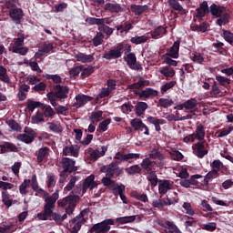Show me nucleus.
<instances>
[{"label": "nucleus", "mask_w": 233, "mask_h": 233, "mask_svg": "<svg viewBox=\"0 0 233 233\" xmlns=\"http://www.w3.org/2000/svg\"><path fill=\"white\" fill-rule=\"evenodd\" d=\"M46 79L52 80L55 85H61L63 83V78H61V76L59 75H50L46 74L45 76Z\"/></svg>", "instance_id": "nucleus-58"}, {"label": "nucleus", "mask_w": 233, "mask_h": 233, "mask_svg": "<svg viewBox=\"0 0 233 233\" xmlns=\"http://www.w3.org/2000/svg\"><path fill=\"white\" fill-rule=\"evenodd\" d=\"M9 17L15 25H21V21L25 17V12L21 8L12 9L9 11Z\"/></svg>", "instance_id": "nucleus-19"}, {"label": "nucleus", "mask_w": 233, "mask_h": 233, "mask_svg": "<svg viewBox=\"0 0 233 233\" xmlns=\"http://www.w3.org/2000/svg\"><path fill=\"white\" fill-rule=\"evenodd\" d=\"M167 34V28L163 27V25H159L154 29V31L150 32V35L152 39H157V37H161V35H165Z\"/></svg>", "instance_id": "nucleus-39"}, {"label": "nucleus", "mask_w": 233, "mask_h": 233, "mask_svg": "<svg viewBox=\"0 0 233 233\" xmlns=\"http://www.w3.org/2000/svg\"><path fill=\"white\" fill-rule=\"evenodd\" d=\"M137 216H127V217H119L116 218V223L117 225H127V223H134Z\"/></svg>", "instance_id": "nucleus-37"}, {"label": "nucleus", "mask_w": 233, "mask_h": 233, "mask_svg": "<svg viewBox=\"0 0 233 233\" xmlns=\"http://www.w3.org/2000/svg\"><path fill=\"white\" fill-rule=\"evenodd\" d=\"M116 170H119V161H114L100 167V171L103 174H106V176H109L110 177H114Z\"/></svg>", "instance_id": "nucleus-11"}, {"label": "nucleus", "mask_w": 233, "mask_h": 233, "mask_svg": "<svg viewBox=\"0 0 233 233\" xmlns=\"http://www.w3.org/2000/svg\"><path fill=\"white\" fill-rule=\"evenodd\" d=\"M63 155L64 156H73V157H79V149L76 148L74 145H71L70 147L66 146L63 148Z\"/></svg>", "instance_id": "nucleus-33"}, {"label": "nucleus", "mask_w": 233, "mask_h": 233, "mask_svg": "<svg viewBox=\"0 0 233 233\" xmlns=\"http://www.w3.org/2000/svg\"><path fill=\"white\" fill-rule=\"evenodd\" d=\"M6 152H19V147L14 143L3 142L0 144V154H6Z\"/></svg>", "instance_id": "nucleus-25"}, {"label": "nucleus", "mask_w": 233, "mask_h": 233, "mask_svg": "<svg viewBox=\"0 0 233 233\" xmlns=\"http://www.w3.org/2000/svg\"><path fill=\"white\" fill-rule=\"evenodd\" d=\"M5 123L12 130H15V132H19V130H21V126L14 119L6 120Z\"/></svg>", "instance_id": "nucleus-63"}, {"label": "nucleus", "mask_w": 233, "mask_h": 233, "mask_svg": "<svg viewBox=\"0 0 233 233\" xmlns=\"http://www.w3.org/2000/svg\"><path fill=\"white\" fill-rule=\"evenodd\" d=\"M169 6L173 8V10H177V12H185L183 9V5L177 2V0H168Z\"/></svg>", "instance_id": "nucleus-60"}, {"label": "nucleus", "mask_w": 233, "mask_h": 233, "mask_svg": "<svg viewBox=\"0 0 233 233\" xmlns=\"http://www.w3.org/2000/svg\"><path fill=\"white\" fill-rule=\"evenodd\" d=\"M208 14H210V7H208V2L203 1L199 4L198 7L195 10V13L193 14V19L194 21H203V18L208 15Z\"/></svg>", "instance_id": "nucleus-6"}, {"label": "nucleus", "mask_w": 233, "mask_h": 233, "mask_svg": "<svg viewBox=\"0 0 233 233\" xmlns=\"http://www.w3.org/2000/svg\"><path fill=\"white\" fill-rule=\"evenodd\" d=\"M132 198H135V199H137L138 201H142V203H148V197L147 194H141L137 191H133L131 193Z\"/></svg>", "instance_id": "nucleus-49"}, {"label": "nucleus", "mask_w": 233, "mask_h": 233, "mask_svg": "<svg viewBox=\"0 0 233 233\" xmlns=\"http://www.w3.org/2000/svg\"><path fill=\"white\" fill-rule=\"evenodd\" d=\"M141 157V154L139 153H116L114 157V159H116L117 161H130V159H139Z\"/></svg>", "instance_id": "nucleus-21"}, {"label": "nucleus", "mask_w": 233, "mask_h": 233, "mask_svg": "<svg viewBox=\"0 0 233 233\" xmlns=\"http://www.w3.org/2000/svg\"><path fill=\"white\" fill-rule=\"evenodd\" d=\"M103 117V111H96L91 114L89 116V120L93 125H97L99 121H101V118Z\"/></svg>", "instance_id": "nucleus-45"}, {"label": "nucleus", "mask_w": 233, "mask_h": 233, "mask_svg": "<svg viewBox=\"0 0 233 233\" xmlns=\"http://www.w3.org/2000/svg\"><path fill=\"white\" fill-rule=\"evenodd\" d=\"M132 12L135 13V15H141V14H145L148 10V5H131Z\"/></svg>", "instance_id": "nucleus-41"}, {"label": "nucleus", "mask_w": 233, "mask_h": 233, "mask_svg": "<svg viewBox=\"0 0 233 233\" xmlns=\"http://www.w3.org/2000/svg\"><path fill=\"white\" fill-rule=\"evenodd\" d=\"M110 123H112V119H110V118H107V119L100 122L96 132H99V130L101 133L106 132V130H108V126L110 125Z\"/></svg>", "instance_id": "nucleus-56"}, {"label": "nucleus", "mask_w": 233, "mask_h": 233, "mask_svg": "<svg viewBox=\"0 0 233 233\" xmlns=\"http://www.w3.org/2000/svg\"><path fill=\"white\" fill-rule=\"evenodd\" d=\"M185 103V112H187V114H194L198 110V100L196 98H191Z\"/></svg>", "instance_id": "nucleus-29"}, {"label": "nucleus", "mask_w": 233, "mask_h": 233, "mask_svg": "<svg viewBox=\"0 0 233 233\" xmlns=\"http://www.w3.org/2000/svg\"><path fill=\"white\" fill-rule=\"evenodd\" d=\"M180 45H181V41L179 40L175 41L173 46L167 49V53L164 55V57H171L172 59H178Z\"/></svg>", "instance_id": "nucleus-15"}, {"label": "nucleus", "mask_w": 233, "mask_h": 233, "mask_svg": "<svg viewBox=\"0 0 233 233\" xmlns=\"http://www.w3.org/2000/svg\"><path fill=\"white\" fill-rule=\"evenodd\" d=\"M104 9L110 14H121L123 12V7L117 3H106Z\"/></svg>", "instance_id": "nucleus-26"}, {"label": "nucleus", "mask_w": 233, "mask_h": 233, "mask_svg": "<svg viewBox=\"0 0 233 233\" xmlns=\"http://www.w3.org/2000/svg\"><path fill=\"white\" fill-rule=\"evenodd\" d=\"M86 214H88V209H84L71 220V223L74 225L71 233H77L81 230V227L86 223V219L85 218Z\"/></svg>", "instance_id": "nucleus-8"}, {"label": "nucleus", "mask_w": 233, "mask_h": 233, "mask_svg": "<svg viewBox=\"0 0 233 233\" xmlns=\"http://www.w3.org/2000/svg\"><path fill=\"white\" fill-rule=\"evenodd\" d=\"M79 201V196H67L63 199L58 200L59 207H68L71 203H77Z\"/></svg>", "instance_id": "nucleus-32"}, {"label": "nucleus", "mask_w": 233, "mask_h": 233, "mask_svg": "<svg viewBox=\"0 0 233 233\" xmlns=\"http://www.w3.org/2000/svg\"><path fill=\"white\" fill-rule=\"evenodd\" d=\"M216 81H218L220 86L227 87L230 85V79L220 75L216 76Z\"/></svg>", "instance_id": "nucleus-57"}, {"label": "nucleus", "mask_w": 233, "mask_h": 233, "mask_svg": "<svg viewBox=\"0 0 233 233\" xmlns=\"http://www.w3.org/2000/svg\"><path fill=\"white\" fill-rule=\"evenodd\" d=\"M0 81L10 85V76H8V70H6V68L3 65H0Z\"/></svg>", "instance_id": "nucleus-42"}, {"label": "nucleus", "mask_w": 233, "mask_h": 233, "mask_svg": "<svg viewBox=\"0 0 233 233\" xmlns=\"http://www.w3.org/2000/svg\"><path fill=\"white\" fill-rule=\"evenodd\" d=\"M158 95H159V92H157V90L153 89L151 87H147L141 92L135 91V96H138V97L140 99H144V101H147V99H150V97L151 98L157 97Z\"/></svg>", "instance_id": "nucleus-12"}, {"label": "nucleus", "mask_w": 233, "mask_h": 233, "mask_svg": "<svg viewBox=\"0 0 233 233\" xmlns=\"http://www.w3.org/2000/svg\"><path fill=\"white\" fill-rule=\"evenodd\" d=\"M123 60L131 70H137L139 72L143 70V66L137 62V56H136V54L131 53V51L125 54Z\"/></svg>", "instance_id": "nucleus-5"}, {"label": "nucleus", "mask_w": 233, "mask_h": 233, "mask_svg": "<svg viewBox=\"0 0 233 233\" xmlns=\"http://www.w3.org/2000/svg\"><path fill=\"white\" fill-rule=\"evenodd\" d=\"M92 96L78 94L76 96V102L74 103V106H76V108H81V106H85V105H86V103H88L89 101H92Z\"/></svg>", "instance_id": "nucleus-24"}, {"label": "nucleus", "mask_w": 233, "mask_h": 233, "mask_svg": "<svg viewBox=\"0 0 233 233\" xmlns=\"http://www.w3.org/2000/svg\"><path fill=\"white\" fill-rule=\"evenodd\" d=\"M160 74L167 78V81H168V77H174V76H176V70L168 66H166L160 69Z\"/></svg>", "instance_id": "nucleus-38"}, {"label": "nucleus", "mask_w": 233, "mask_h": 233, "mask_svg": "<svg viewBox=\"0 0 233 233\" xmlns=\"http://www.w3.org/2000/svg\"><path fill=\"white\" fill-rule=\"evenodd\" d=\"M103 39H105V35H103L101 32L96 33L92 40L94 46H99V45H103Z\"/></svg>", "instance_id": "nucleus-59"}, {"label": "nucleus", "mask_w": 233, "mask_h": 233, "mask_svg": "<svg viewBox=\"0 0 233 233\" xmlns=\"http://www.w3.org/2000/svg\"><path fill=\"white\" fill-rule=\"evenodd\" d=\"M80 178L81 177L79 176H72L68 184L65 187V190H67V192L73 190L74 187H76V183H77Z\"/></svg>", "instance_id": "nucleus-48"}, {"label": "nucleus", "mask_w": 233, "mask_h": 233, "mask_svg": "<svg viewBox=\"0 0 233 233\" xmlns=\"http://www.w3.org/2000/svg\"><path fill=\"white\" fill-rule=\"evenodd\" d=\"M140 167L146 174H148L150 172L156 171V167H157V164L156 161L150 160V157H146L142 160Z\"/></svg>", "instance_id": "nucleus-18"}, {"label": "nucleus", "mask_w": 233, "mask_h": 233, "mask_svg": "<svg viewBox=\"0 0 233 233\" xmlns=\"http://www.w3.org/2000/svg\"><path fill=\"white\" fill-rule=\"evenodd\" d=\"M53 90L49 92L51 96H54L56 97V99H66L68 97V92H70V89L66 86H61V85H55L53 86Z\"/></svg>", "instance_id": "nucleus-9"}, {"label": "nucleus", "mask_w": 233, "mask_h": 233, "mask_svg": "<svg viewBox=\"0 0 233 233\" xmlns=\"http://www.w3.org/2000/svg\"><path fill=\"white\" fill-rule=\"evenodd\" d=\"M59 199V193L56 191L52 196L45 198L46 204L44 205V210L40 214H46V216L52 214V210L56 208V202Z\"/></svg>", "instance_id": "nucleus-3"}, {"label": "nucleus", "mask_w": 233, "mask_h": 233, "mask_svg": "<svg viewBox=\"0 0 233 233\" xmlns=\"http://www.w3.org/2000/svg\"><path fill=\"white\" fill-rule=\"evenodd\" d=\"M2 203L6 208H10L13 205H17V200L14 199V195H10L8 191H2Z\"/></svg>", "instance_id": "nucleus-20"}, {"label": "nucleus", "mask_w": 233, "mask_h": 233, "mask_svg": "<svg viewBox=\"0 0 233 233\" xmlns=\"http://www.w3.org/2000/svg\"><path fill=\"white\" fill-rule=\"evenodd\" d=\"M193 134H195V137H197L198 141H206L205 126H203V124L198 122L195 133Z\"/></svg>", "instance_id": "nucleus-31"}, {"label": "nucleus", "mask_w": 233, "mask_h": 233, "mask_svg": "<svg viewBox=\"0 0 233 233\" xmlns=\"http://www.w3.org/2000/svg\"><path fill=\"white\" fill-rule=\"evenodd\" d=\"M174 188V182L172 180L159 179L158 180V193L165 196L168 190Z\"/></svg>", "instance_id": "nucleus-17"}, {"label": "nucleus", "mask_w": 233, "mask_h": 233, "mask_svg": "<svg viewBox=\"0 0 233 233\" xmlns=\"http://www.w3.org/2000/svg\"><path fill=\"white\" fill-rule=\"evenodd\" d=\"M130 125L132 128H134L137 132H143V128L145 130V136H150V132L148 131V127L143 123L141 118H134L130 120Z\"/></svg>", "instance_id": "nucleus-13"}, {"label": "nucleus", "mask_w": 233, "mask_h": 233, "mask_svg": "<svg viewBox=\"0 0 233 233\" xmlns=\"http://www.w3.org/2000/svg\"><path fill=\"white\" fill-rule=\"evenodd\" d=\"M25 36H20L15 39V43L10 48L13 54H19L20 56H26L28 54V47H25Z\"/></svg>", "instance_id": "nucleus-7"}, {"label": "nucleus", "mask_w": 233, "mask_h": 233, "mask_svg": "<svg viewBox=\"0 0 233 233\" xmlns=\"http://www.w3.org/2000/svg\"><path fill=\"white\" fill-rule=\"evenodd\" d=\"M62 167L65 172L72 174V172H77V167H76V160L68 157H64L61 161Z\"/></svg>", "instance_id": "nucleus-16"}, {"label": "nucleus", "mask_w": 233, "mask_h": 233, "mask_svg": "<svg viewBox=\"0 0 233 233\" xmlns=\"http://www.w3.org/2000/svg\"><path fill=\"white\" fill-rule=\"evenodd\" d=\"M92 74H94V66H88L87 67H85V66H83L81 79H85L86 77L92 76Z\"/></svg>", "instance_id": "nucleus-55"}, {"label": "nucleus", "mask_w": 233, "mask_h": 233, "mask_svg": "<svg viewBox=\"0 0 233 233\" xmlns=\"http://www.w3.org/2000/svg\"><path fill=\"white\" fill-rule=\"evenodd\" d=\"M147 109H148V104L146 102H137L135 106V114L137 117H143Z\"/></svg>", "instance_id": "nucleus-30"}, {"label": "nucleus", "mask_w": 233, "mask_h": 233, "mask_svg": "<svg viewBox=\"0 0 233 233\" xmlns=\"http://www.w3.org/2000/svg\"><path fill=\"white\" fill-rule=\"evenodd\" d=\"M31 188L34 192H38L41 196L46 197L48 193L45 189L39 187V183L37 182V176L33 175L31 177Z\"/></svg>", "instance_id": "nucleus-28"}, {"label": "nucleus", "mask_w": 233, "mask_h": 233, "mask_svg": "<svg viewBox=\"0 0 233 233\" xmlns=\"http://www.w3.org/2000/svg\"><path fill=\"white\" fill-rule=\"evenodd\" d=\"M166 225L170 229V230H167V232L181 233V230L179 229V228H177V226L174 224V222L167 220L166 221Z\"/></svg>", "instance_id": "nucleus-64"}, {"label": "nucleus", "mask_w": 233, "mask_h": 233, "mask_svg": "<svg viewBox=\"0 0 233 233\" xmlns=\"http://www.w3.org/2000/svg\"><path fill=\"white\" fill-rule=\"evenodd\" d=\"M233 131V126H229L228 128H222L218 129L215 135L217 137H226V136H228Z\"/></svg>", "instance_id": "nucleus-53"}, {"label": "nucleus", "mask_w": 233, "mask_h": 233, "mask_svg": "<svg viewBox=\"0 0 233 233\" xmlns=\"http://www.w3.org/2000/svg\"><path fill=\"white\" fill-rule=\"evenodd\" d=\"M36 218L39 219V221L53 219V221H56V225H61V215H59V213L54 212V210H51V214L49 215H46V213H38Z\"/></svg>", "instance_id": "nucleus-14"}, {"label": "nucleus", "mask_w": 233, "mask_h": 233, "mask_svg": "<svg viewBox=\"0 0 233 233\" xmlns=\"http://www.w3.org/2000/svg\"><path fill=\"white\" fill-rule=\"evenodd\" d=\"M182 208L186 210V214H187V216H194L196 214V210H194L190 202H184Z\"/></svg>", "instance_id": "nucleus-61"}, {"label": "nucleus", "mask_w": 233, "mask_h": 233, "mask_svg": "<svg viewBox=\"0 0 233 233\" xmlns=\"http://www.w3.org/2000/svg\"><path fill=\"white\" fill-rule=\"evenodd\" d=\"M76 61H79L80 63H93V61L96 59L92 55H86L84 53H78L76 55Z\"/></svg>", "instance_id": "nucleus-35"}, {"label": "nucleus", "mask_w": 233, "mask_h": 233, "mask_svg": "<svg viewBox=\"0 0 233 233\" xmlns=\"http://www.w3.org/2000/svg\"><path fill=\"white\" fill-rule=\"evenodd\" d=\"M230 21V14L227 13V9L223 11V13L218 16V19L216 21V24L218 26H223L229 23Z\"/></svg>", "instance_id": "nucleus-36"}, {"label": "nucleus", "mask_w": 233, "mask_h": 233, "mask_svg": "<svg viewBox=\"0 0 233 233\" xmlns=\"http://www.w3.org/2000/svg\"><path fill=\"white\" fill-rule=\"evenodd\" d=\"M158 105L162 106V108H168L169 106H172V105H174V100L167 98H160L158 100Z\"/></svg>", "instance_id": "nucleus-62"}, {"label": "nucleus", "mask_w": 233, "mask_h": 233, "mask_svg": "<svg viewBox=\"0 0 233 233\" xmlns=\"http://www.w3.org/2000/svg\"><path fill=\"white\" fill-rule=\"evenodd\" d=\"M30 185L32 186V179H24V182L19 186V192L22 196H25V194H28L26 188H28Z\"/></svg>", "instance_id": "nucleus-47"}, {"label": "nucleus", "mask_w": 233, "mask_h": 233, "mask_svg": "<svg viewBox=\"0 0 233 233\" xmlns=\"http://www.w3.org/2000/svg\"><path fill=\"white\" fill-rule=\"evenodd\" d=\"M147 179L149 181L151 187H157V183H159V179L157 178V175L156 174V171H151L149 173H147Z\"/></svg>", "instance_id": "nucleus-43"}, {"label": "nucleus", "mask_w": 233, "mask_h": 233, "mask_svg": "<svg viewBox=\"0 0 233 233\" xmlns=\"http://www.w3.org/2000/svg\"><path fill=\"white\" fill-rule=\"evenodd\" d=\"M48 150H50V148H48L47 147H41L38 150L37 157H36L38 163H43V161H45V157L48 156Z\"/></svg>", "instance_id": "nucleus-44"}, {"label": "nucleus", "mask_w": 233, "mask_h": 233, "mask_svg": "<svg viewBox=\"0 0 233 233\" xmlns=\"http://www.w3.org/2000/svg\"><path fill=\"white\" fill-rule=\"evenodd\" d=\"M123 52L124 54L132 52V45L126 42L118 43L116 46L103 55V59H106V61H112V59H119V57L123 56Z\"/></svg>", "instance_id": "nucleus-1"}, {"label": "nucleus", "mask_w": 233, "mask_h": 233, "mask_svg": "<svg viewBox=\"0 0 233 233\" xmlns=\"http://www.w3.org/2000/svg\"><path fill=\"white\" fill-rule=\"evenodd\" d=\"M25 134H19L16 137V139L18 141H21L22 143H25V145H31V143H34L35 141V137H37V133L34 131L31 127H25L24 129Z\"/></svg>", "instance_id": "nucleus-4"}, {"label": "nucleus", "mask_w": 233, "mask_h": 233, "mask_svg": "<svg viewBox=\"0 0 233 233\" xmlns=\"http://www.w3.org/2000/svg\"><path fill=\"white\" fill-rule=\"evenodd\" d=\"M141 167L139 165H134L127 168H126V172L128 174V176H136V174H141Z\"/></svg>", "instance_id": "nucleus-51"}, {"label": "nucleus", "mask_w": 233, "mask_h": 233, "mask_svg": "<svg viewBox=\"0 0 233 233\" xmlns=\"http://www.w3.org/2000/svg\"><path fill=\"white\" fill-rule=\"evenodd\" d=\"M205 143H207V140H198L192 146L193 154L199 159H203L208 154V149H205Z\"/></svg>", "instance_id": "nucleus-10"}, {"label": "nucleus", "mask_w": 233, "mask_h": 233, "mask_svg": "<svg viewBox=\"0 0 233 233\" xmlns=\"http://www.w3.org/2000/svg\"><path fill=\"white\" fill-rule=\"evenodd\" d=\"M42 115L44 116V117L54 119V116H56V111H54V108H52V106H45Z\"/></svg>", "instance_id": "nucleus-46"}, {"label": "nucleus", "mask_w": 233, "mask_h": 233, "mask_svg": "<svg viewBox=\"0 0 233 233\" xmlns=\"http://www.w3.org/2000/svg\"><path fill=\"white\" fill-rule=\"evenodd\" d=\"M49 132H53V134H61L63 132V127L61 124L55 122H47Z\"/></svg>", "instance_id": "nucleus-40"}, {"label": "nucleus", "mask_w": 233, "mask_h": 233, "mask_svg": "<svg viewBox=\"0 0 233 233\" xmlns=\"http://www.w3.org/2000/svg\"><path fill=\"white\" fill-rule=\"evenodd\" d=\"M95 179H96L95 175H90L89 177H87L85 179V182L82 187L83 192H86V190H88V188H90V190H94V188H96V187H97V182H96Z\"/></svg>", "instance_id": "nucleus-23"}, {"label": "nucleus", "mask_w": 233, "mask_h": 233, "mask_svg": "<svg viewBox=\"0 0 233 233\" xmlns=\"http://www.w3.org/2000/svg\"><path fill=\"white\" fill-rule=\"evenodd\" d=\"M209 94H210L211 97L221 96V89L219 88V86H218V82L213 83Z\"/></svg>", "instance_id": "nucleus-50"}, {"label": "nucleus", "mask_w": 233, "mask_h": 233, "mask_svg": "<svg viewBox=\"0 0 233 233\" xmlns=\"http://www.w3.org/2000/svg\"><path fill=\"white\" fill-rule=\"evenodd\" d=\"M98 30L100 34H106V35H112L114 34V28L105 25V23L101 24L100 26H98Z\"/></svg>", "instance_id": "nucleus-52"}, {"label": "nucleus", "mask_w": 233, "mask_h": 233, "mask_svg": "<svg viewBox=\"0 0 233 233\" xmlns=\"http://www.w3.org/2000/svg\"><path fill=\"white\" fill-rule=\"evenodd\" d=\"M147 41H148V36L147 35L133 36L130 39V42L133 43V45H143V43H147Z\"/></svg>", "instance_id": "nucleus-54"}, {"label": "nucleus", "mask_w": 233, "mask_h": 233, "mask_svg": "<svg viewBox=\"0 0 233 233\" xmlns=\"http://www.w3.org/2000/svg\"><path fill=\"white\" fill-rule=\"evenodd\" d=\"M147 121L148 123H151V125H154L156 132H161V125H165L167 123V120L152 116H147Z\"/></svg>", "instance_id": "nucleus-27"}, {"label": "nucleus", "mask_w": 233, "mask_h": 233, "mask_svg": "<svg viewBox=\"0 0 233 233\" xmlns=\"http://www.w3.org/2000/svg\"><path fill=\"white\" fill-rule=\"evenodd\" d=\"M114 219L112 218H106L101 222H98L96 224H94L89 228V233H108L110 232V229L112 227L110 225H114Z\"/></svg>", "instance_id": "nucleus-2"}, {"label": "nucleus", "mask_w": 233, "mask_h": 233, "mask_svg": "<svg viewBox=\"0 0 233 233\" xmlns=\"http://www.w3.org/2000/svg\"><path fill=\"white\" fill-rule=\"evenodd\" d=\"M101 148H102L101 151H99L98 149H93L92 147H89L87 149V152H89L90 154V158L93 161H97L99 157H103V156L106 154V151L108 150V147L103 146Z\"/></svg>", "instance_id": "nucleus-22"}, {"label": "nucleus", "mask_w": 233, "mask_h": 233, "mask_svg": "<svg viewBox=\"0 0 233 233\" xmlns=\"http://www.w3.org/2000/svg\"><path fill=\"white\" fill-rule=\"evenodd\" d=\"M226 8L224 6H218L216 4H212L209 7V14L214 17H219L223 12H225Z\"/></svg>", "instance_id": "nucleus-34"}]
</instances>
